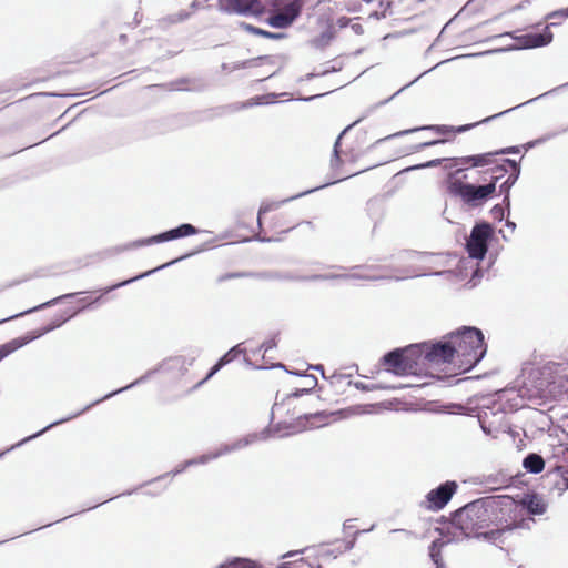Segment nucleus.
<instances>
[{
	"mask_svg": "<svg viewBox=\"0 0 568 568\" xmlns=\"http://www.w3.org/2000/svg\"><path fill=\"white\" fill-rule=\"evenodd\" d=\"M358 153H354L353 148L348 146L345 138L341 135L334 145V154L331 160V165L334 170H338L345 163L355 162Z\"/></svg>",
	"mask_w": 568,
	"mask_h": 568,
	"instance_id": "obj_16",
	"label": "nucleus"
},
{
	"mask_svg": "<svg viewBox=\"0 0 568 568\" xmlns=\"http://www.w3.org/2000/svg\"><path fill=\"white\" fill-rule=\"evenodd\" d=\"M304 394H307V392H302V387H297L292 394L291 396L293 397H300V396H303Z\"/></svg>",
	"mask_w": 568,
	"mask_h": 568,
	"instance_id": "obj_44",
	"label": "nucleus"
},
{
	"mask_svg": "<svg viewBox=\"0 0 568 568\" xmlns=\"http://www.w3.org/2000/svg\"><path fill=\"white\" fill-rule=\"evenodd\" d=\"M301 3L294 0L284 7L283 11L277 12L268 18V23L274 28L288 27L300 14Z\"/></svg>",
	"mask_w": 568,
	"mask_h": 568,
	"instance_id": "obj_17",
	"label": "nucleus"
},
{
	"mask_svg": "<svg viewBox=\"0 0 568 568\" xmlns=\"http://www.w3.org/2000/svg\"><path fill=\"white\" fill-rule=\"evenodd\" d=\"M484 357L478 356V357H475L474 362L467 361V363L465 365L464 364L458 365L459 373L469 372Z\"/></svg>",
	"mask_w": 568,
	"mask_h": 568,
	"instance_id": "obj_39",
	"label": "nucleus"
},
{
	"mask_svg": "<svg viewBox=\"0 0 568 568\" xmlns=\"http://www.w3.org/2000/svg\"><path fill=\"white\" fill-rule=\"evenodd\" d=\"M424 359H428L429 362L436 363V364H452L454 366L457 365V362L462 359V357H423Z\"/></svg>",
	"mask_w": 568,
	"mask_h": 568,
	"instance_id": "obj_35",
	"label": "nucleus"
},
{
	"mask_svg": "<svg viewBox=\"0 0 568 568\" xmlns=\"http://www.w3.org/2000/svg\"><path fill=\"white\" fill-rule=\"evenodd\" d=\"M234 357H221L220 361L210 368L204 378L197 382L193 388H197L206 383L211 377H213L222 367H224L227 363H230Z\"/></svg>",
	"mask_w": 568,
	"mask_h": 568,
	"instance_id": "obj_30",
	"label": "nucleus"
},
{
	"mask_svg": "<svg viewBox=\"0 0 568 568\" xmlns=\"http://www.w3.org/2000/svg\"><path fill=\"white\" fill-rule=\"evenodd\" d=\"M440 537L435 539L429 548V555L433 562L437 566L442 565V556L440 549L450 544V542H459V539H452L453 534L449 531V528L446 526L440 530Z\"/></svg>",
	"mask_w": 568,
	"mask_h": 568,
	"instance_id": "obj_19",
	"label": "nucleus"
},
{
	"mask_svg": "<svg viewBox=\"0 0 568 568\" xmlns=\"http://www.w3.org/2000/svg\"><path fill=\"white\" fill-rule=\"evenodd\" d=\"M420 357H382L381 367L396 376L418 375L422 372Z\"/></svg>",
	"mask_w": 568,
	"mask_h": 568,
	"instance_id": "obj_10",
	"label": "nucleus"
},
{
	"mask_svg": "<svg viewBox=\"0 0 568 568\" xmlns=\"http://www.w3.org/2000/svg\"><path fill=\"white\" fill-rule=\"evenodd\" d=\"M192 465H187V460H185L184 463L180 464L179 466H176L172 471L170 473H166V474H163L161 476H158L156 478L145 483L144 485H150V484H153V483H158V481H161L163 480L164 478L171 476V477H174L181 473H183L186 468L191 467Z\"/></svg>",
	"mask_w": 568,
	"mask_h": 568,
	"instance_id": "obj_31",
	"label": "nucleus"
},
{
	"mask_svg": "<svg viewBox=\"0 0 568 568\" xmlns=\"http://www.w3.org/2000/svg\"><path fill=\"white\" fill-rule=\"evenodd\" d=\"M453 534L452 539L483 538L486 530H490L489 518L485 510L484 498L476 499L459 508L447 525Z\"/></svg>",
	"mask_w": 568,
	"mask_h": 568,
	"instance_id": "obj_5",
	"label": "nucleus"
},
{
	"mask_svg": "<svg viewBox=\"0 0 568 568\" xmlns=\"http://www.w3.org/2000/svg\"><path fill=\"white\" fill-rule=\"evenodd\" d=\"M493 227L488 223L476 224L467 240L466 248L473 258L481 260L487 253L488 240L493 236Z\"/></svg>",
	"mask_w": 568,
	"mask_h": 568,
	"instance_id": "obj_9",
	"label": "nucleus"
},
{
	"mask_svg": "<svg viewBox=\"0 0 568 568\" xmlns=\"http://www.w3.org/2000/svg\"><path fill=\"white\" fill-rule=\"evenodd\" d=\"M515 152L514 149H503L495 152H486L476 155L462 156L452 159L450 166H462L456 169L449 174L447 181V190L454 195L460 197L465 203L473 206L481 205L487 199L495 193V184L488 183L485 185L476 186L474 184L464 183L463 179L466 178L463 174L467 168H483L491 165L496 162V155Z\"/></svg>",
	"mask_w": 568,
	"mask_h": 568,
	"instance_id": "obj_2",
	"label": "nucleus"
},
{
	"mask_svg": "<svg viewBox=\"0 0 568 568\" xmlns=\"http://www.w3.org/2000/svg\"><path fill=\"white\" fill-rule=\"evenodd\" d=\"M182 357H168L165 361H163L162 365L160 366L161 369H172L175 367H181L183 365V362L181 361Z\"/></svg>",
	"mask_w": 568,
	"mask_h": 568,
	"instance_id": "obj_33",
	"label": "nucleus"
},
{
	"mask_svg": "<svg viewBox=\"0 0 568 568\" xmlns=\"http://www.w3.org/2000/svg\"><path fill=\"white\" fill-rule=\"evenodd\" d=\"M457 487L456 481L447 480L444 484H440L437 488L432 489L426 495V500L428 501L427 507L433 510L443 509L456 493Z\"/></svg>",
	"mask_w": 568,
	"mask_h": 568,
	"instance_id": "obj_14",
	"label": "nucleus"
},
{
	"mask_svg": "<svg viewBox=\"0 0 568 568\" xmlns=\"http://www.w3.org/2000/svg\"><path fill=\"white\" fill-rule=\"evenodd\" d=\"M374 0H334L342 9L348 12H357L362 10L364 3H372Z\"/></svg>",
	"mask_w": 568,
	"mask_h": 568,
	"instance_id": "obj_28",
	"label": "nucleus"
},
{
	"mask_svg": "<svg viewBox=\"0 0 568 568\" xmlns=\"http://www.w3.org/2000/svg\"><path fill=\"white\" fill-rule=\"evenodd\" d=\"M134 491H136V489L129 490V491H126V493H123L122 495H131V494H133Z\"/></svg>",
	"mask_w": 568,
	"mask_h": 568,
	"instance_id": "obj_49",
	"label": "nucleus"
},
{
	"mask_svg": "<svg viewBox=\"0 0 568 568\" xmlns=\"http://www.w3.org/2000/svg\"><path fill=\"white\" fill-rule=\"evenodd\" d=\"M374 527L375 526L372 525V527L369 529H367V530H362V531L357 530V531H355L354 538L352 540L345 541L343 549H341L339 547L332 549V548H329L327 546H323L322 549H321V555L322 556H332L333 558H336L342 552L351 550V549L354 548L356 536H358L359 534L365 532V531H371V530L374 529Z\"/></svg>",
	"mask_w": 568,
	"mask_h": 568,
	"instance_id": "obj_26",
	"label": "nucleus"
},
{
	"mask_svg": "<svg viewBox=\"0 0 568 568\" xmlns=\"http://www.w3.org/2000/svg\"><path fill=\"white\" fill-rule=\"evenodd\" d=\"M246 28L252 33L258 34V36H262V37H265V38H270V39H278V38H281V34L272 33L270 31H265V30H262V29L253 27V26H247Z\"/></svg>",
	"mask_w": 568,
	"mask_h": 568,
	"instance_id": "obj_36",
	"label": "nucleus"
},
{
	"mask_svg": "<svg viewBox=\"0 0 568 568\" xmlns=\"http://www.w3.org/2000/svg\"><path fill=\"white\" fill-rule=\"evenodd\" d=\"M442 163V160L440 159H436V160H432L429 161L426 166H437Z\"/></svg>",
	"mask_w": 568,
	"mask_h": 568,
	"instance_id": "obj_45",
	"label": "nucleus"
},
{
	"mask_svg": "<svg viewBox=\"0 0 568 568\" xmlns=\"http://www.w3.org/2000/svg\"><path fill=\"white\" fill-rule=\"evenodd\" d=\"M4 455V452L3 453H0V457H2Z\"/></svg>",
	"mask_w": 568,
	"mask_h": 568,
	"instance_id": "obj_50",
	"label": "nucleus"
},
{
	"mask_svg": "<svg viewBox=\"0 0 568 568\" xmlns=\"http://www.w3.org/2000/svg\"><path fill=\"white\" fill-rule=\"evenodd\" d=\"M487 344L483 332L473 326H463L448 333L444 342H423L395 348L386 355H485Z\"/></svg>",
	"mask_w": 568,
	"mask_h": 568,
	"instance_id": "obj_1",
	"label": "nucleus"
},
{
	"mask_svg": "<svg viewBox=\"0 0 568 568\" xmlns=\"http://www.w3.org/2000/svg\"><path fill=\"white\" fill-rule=\"evenodd\" d=\"M484 501L490 524V530H486L484 539L489 542L496 544L506 531L529 527L528 523L534 521L530 517L527 521L520 518L524 507L509 496H488L484 497Z\"/></svg>",
	"mask_w": 568,
	"mask_h": 568,
	"instance_id": "obj_3",
	"label": "nucleus"
},
{
	"mask_svg": "<svg viewBox=\"0 0 568 568\" xmlns=\"http://www.w3.org/2000/svg\"><path fill=\"white\" fill-rule=\"evenodd\" d=\"M248 352L244 343H240L232 347L225 355H246Z\"/></svg>",
	"mask_w": 568,
	"mask_h": 568,
	"instance_id": "obj_38",
	"label": "nucleus"
},
{
	"mask_svg": "<svg viewBox=\"0 0 568 568\" xmlns=\"http://www.w3.org/2000/svg\"><path fill=\"white\" fill-rule=\"evenodd\" d=\"M503 3V9L506 11H510L514 9H518L521 7L524 2L527 0H499Z\"/></svg>",
	"mask_w": 568,
	"mask_h": 568,
	"instance_id": "obj_37",
	"label": "nucleus"
},
{
	"mask_svg": "<svg viewBox=\"0 0 568 568\" xmlns=\"http://www.w3.org/2000/svg\"><path fill=\"white\" fill-rule=\"evenodd\" d=\"M237 276H239V274H235V273L224 274L219 277V281L222 282V281L234 278Z\"/></svg>",
	"mask_w": 568,
	"mask_h": 568,
	"instance_id": "obj_43",
	"label": "nucleus"
},
{
	"mask_svg": "<svg viewBox=\"0 0 568 568\" xmlns=\"http://www.w3.org/2000/svg\"><path fill=\"white\" fill-rule=\"evenodd\" d=\"M523 467L529 474H540L545 468V460L537 453H529L523 459Z\"/></svg>",
	"mask_w": 568,
	"mask_h": 568,
	"instance_id": "obj_22",
	"label": "nucleus"
},
{
	"mask_svg": "<svg viewBox=\"0 0 568 568\" xmlns=\"http://www.w3.org/2000/svg\"><path fill=\"white\" fill-rule=\"evenodd\" d=\"M311 44L317 49L326 48L335 37L334 22L329 17H318L310 30Z\"/></svg>",
	"mask_w": 568,
	"mask_h": 568,
	"instance_id": "obj_11",
	"label": "nucleus"
},
{
	"mask_svg": "<svg viewBox=\"0 0 568 568\" xmlns=\"http://www.w3.org/2000/svg\"><path fill=\"white\" fill-rule=\"evenodd\" d=\"M151 374H152V372H149V373H146L145 375H142L141 377L136 378V379H135L134 382H132L131 384H129V385H126V386H124V387H121V388H119V389H116V390H113V392H111V393L106 394L105 396H103L102 398L97 399V400H94L93 403H91V404L87 405L83 409H81V410H79V412H77V413H74V414H72V415H70V416H68V417H64V418H62V419H59V420H55V422H53V423L49 424L48 426H45L43 429L39 430L38 433H36V434H33V435H30V436H28V437H26V438L21 439L19 443H17L16 445H13L10 449H13V448H16V447H20V446H22L23 444H26V443H28V442H30V440H32V439H34V438H37V437L41 436V435H42V434H44L47 430H49V429H51V428H53V427H55V426H58V425H60V424L67 423V422H69V420H71V419H73V418H75V417H78V416L82 415L83 413H85V412H88L89 409H91L93 406H95V405H98V404H100V403H102V402H104V400H106V399H109V398H111V397H113V396H115V395L120 394V393H123V392H125V390H128V389H131V388H132V387H134V386H138V385H140V384L144 383V382L149 378V376H150Z\"/></svg>",
	"mask_w": 568,
	"mask_h": 568,
	"instance_id": "obj_8",
	"label": "nucleus"
},
{
	"mask_svg": "<svg viewBox=\"0 0 568 568\" xmlns=\"http://www.w3.org/2000/svg\"><path fill=\"white\" fill-rule=\"evenodd\" d=\"M509 478L504 474H495L487 475L484 478V484L491 487L493 489H497L500 487H506L508 485Z\"/></svg>",
	"mask_w": 568,
	"mask_h": 568,
	"instance_id": "obj_29",
	"label": "nucleus"
},
{
	"mask_svg": "<svg viewBox=\"0 0 568 568\" xmlns=\"http://www.w3.org/2000/svg\"><path fill=\"white\" fill-rule=\"evenodd\" d=\"M351 521H352V519H348V520H346V521L344 523V529H348V528H351V527H352Z\"/></svg>",
	"mask_w": 568,
	"mask_h": 568,
	"instance_id": "obj_46",
	"label": "nucleus"
},
{
	"mask_svg": "<svg viewBox=\"0 0 568 568\" xmlns=\"http://www.w3.org/2000/svg\"><path fill=\"white\" fill-rule=\"evenodd\" d=\"M501 113H499V115ZM496 116H498V114L493 115V116H488V118H486V119H484L481 121L475 122V123L465 124V125H460V126H452V125H428V126H424L423 129H425V130H430V131L435 132L438 135H443V136H447V138L425 141V142L419 144V148L424 149V148H428V146H432V145H435V144L446 143V142L450 141L455 136L456 133L466 132V131L473 129L474 126H476V125H478L480 123H484V122H488L489 120H491V119H494Z\"/></svg>",
	"mask_w": 568,
	"mask_h": 568,
	"instance_id": "obj_13",
	"label": "nucleus"
},
{
	"mask_svg": "<svg viewBox=\"0 0 568 568\" xmlns=\"http://www.w3.org/2000/svg\"><path fill=\"white\" fill-rule=\"evenodd\" d=\"M275 345H276L275 339H274V338H271L270 341H267V342H265V343H263V344L261 345V349H263V351H264V353H266V352H268L270 349H272L273 347H275Z\"/></svg>",
	"mask_w": 568,
	"mask_h": 568,
	"instance_id": "obj_40",
	"label": "nucleus"
},
{
	"mask_svg": "<svg viewBox=\"0 0 568 568\" xmlns=\"http://www.w3.org/2000/svg\"><path fill=\"white\" fill-rule=\"evenodd\" d=\"M481 428L486 434H490V429L485 426V424L481 423Z\"/></svg>",
	"mask_w": 568,
	"mask_h": 568,
	"instance_id": "obj_47",
	"label": "nucleus"
},
{
	"mask_svg": "<svg viewBox=\"0 0 568 568\" xmlns=\"http://www.w3.org/2000/svg\"><path fill=\"white\" fill-rule=\"evenodd\" d=\"M526 44L530 48L541 47L548 44L552 40V34L547 26L542 33H529L525 36Z\"/></svg>",
	"mask_w": 568,
	"mask_h": 568,
	"instance_id": "obj_25",
	"label": "nucleus"
},
{
	"mask_svg": "<svg viewBox=\"0 0 568 568\" xmlns=\"http://www.w3.org/2000/svg\"><path fill=\"white\" fill-rule=\"evenodd\" d=\"M568 470L564 466H556L554 469L548 470L546 478L549 481L557 484L558 494L561 495L568 489Z\"/></svg>",
	"mask_w": 568,
	"mask_h": 568,
	"instance_id": "obj_21",
	"label": "nucleus"
},
{
	"mask_svg": "<svg viewBox=\"0 0 568 568\" xmlns=\"http://www.w3.org/2000/svg\"><path fill=\"white\" fill-rule=\"evenodd\" d=\"M518 505L524 507L521 516H524V513L529 515H540L545 511V505L537 496H527L523 499V503ZM520 518L524 519L523 517Z\"/></svg>",
	"mask_w": 568,
	"mask_h": 568,
	"instance_id": "obj_23",
	"label": "nucleus"
},
{
	"mask_svg": "<svg viewBox=\"0 0 568 568\" xmlns=\"http://www.w3.org/2000/svg\"><path fill=\"white\" fill-rule=\"evenodd\" d=\"M149 273H150V272H148V274H149ZM145 275H146V273H145ZM143 276H144V274H143ZM140 277H142V275H140V276H135L134 278H131V280L124 281V282H122V283H119V284L112 285V286H110V287H106V288H105V290H103V291H98V293H99V294H98V296L93 300V302H99V301L103 297V295H104V294H108V293H109V292H111L112 290L118 288V287H120V286H123V285H125V284H128V283H130V282H132V281H134V280H136V278H140ZM94 294H97V292H94Z\"/></svg>",
	"mask_w": 568,
	"mask_h": 568,
	"instance_id": "obj_34",
	"label": "nucleus"
},
{
	"mask_svg": "<svg viewBox=\"0 0 568 568\" xmlns=\"http://www.w3.org/2000/svg\"><path fill=\"white\" fill-rule=\"evenodd\" d=\"M256 222L263 239L277 241L301 224L302 215L287 202H277L262 206Z\"/></svg>",
	"mask_w": 568,
	"mask_h": 568,
	"instance_id": "obj_4",
	"label": "nucleus"
},
{
	"mask_svg": "<svg viewBox=\"0 0 568 568\" xmlns=\"http://www.w3.org/2000/svg\"><path fill=\"white\" fill-rule=\"evenodd\" d=\"M263 0H229L230 7L239 13L258 16L265 12Z\"/></svg>",
	"mask_w": 568,
	"mask_h": 568,
	"instance_id": "obj_20",
	"label": "nucleus"
},
{
	"mask_svg": "<svg viewBox=\"0 0 568 568\" xmlns=\"http://www.w3.org/2000/svg\"><path fill=\"white\" fill-rule=\"evenodd\" d=\"M390 534H402L403 536H405V538L414 537V532L406 529H393L390 530Z\"/></svg>",
	"mask_w": 568,
	"mask_h": 568,
	"instance_id": "obj_41",
	"label": "nucleus"
},
{
	"mask_svg": "<svg viewBox=\"0 0 568 568\" xmlns=\"http://www.w3.org/2000/svg\"><path fill=\"white\" fill-rule=\"evenodd\" d=\"M216 568H263L261 564L244 557H232Z\"/></svg>",
	"mask_w": 568,
	"mask_h": 568,
	"instance_id": "obj_24",
	"label": "nucleus"
},
{
	"mask_svg": "<svg viewBox=\"0 0 568 568\" xmlns=\"http://www.w3.org/2000/svg\"><path fill=\"white\" fill-rule=\"evenodd\" d=\"M164 489H165V487H162L159 491H156L154 494H151L149 491H146L145 494L155 496V495H159L161 491H164Z\"/></svg>",
	"mask_w": 568,
	"mask_h": 568,
	"instance_id": "obj_48",
	"label": "nucleus"
},
{
	"mask_svg": "<svg viewBox=\"0 0 568 568\" xmlns=\"http://www.w3.org/2000/svg\"><path fill=\"white\" fill-rule=\"evenodd\" d=\"M53 302H55V300L50 301V302H47V303H43V304H41V305H39V306H36V307H32V308H30V310H28V311H24V312L20 313V315H22V314H27V313H29V312L36 311V310H38V308H41V307H43V306L50 305V304H51V303H53Z\"/></svg>",
	"mask_w": 568,
	"mask_h": 568,
	"instance_id": "obj_42",
	"label": "nucleus"
},
{
	"mask_svg": "<svg viewBox=\"0 0 568 568\" xmlns=\"http://www.w3.org/2000/svg\"><path fill=\"white\" fill-rule=\"evenodd\" d=\"M317 385V377L311 374L303 375L301 387L302 392L310 393L313 390Z\"/></svg>",
	"mask_w": 568,
	"mask_h": 568,
	"instance_id": "obj_32",
	"label": "nucleus"
},
{
	"mask_svg": "<svg viewBox=\"0 0 568 568\" xmlns=\"http://www.w3.org/2000/svg\"><path fill=\"white\" fill-rule=\"evenodd\" d=\"M242 364L245 367H252L254 369L282 368V369H285L287 373H290L292 375L300 376L302 378H303V375H307L306 372L310 368H312V369L321 371L322 376L325 377L324 369H323L322 365H304L305 367L288 369L283 364H271L270 366L258 364L256 362H252L250 357H242Z\"/></svg>",
	"mask_w": 568,
	"mask_h": 568,
	"instance_id": "obj_18",
	"label": "nucleus"
},
{
	"mask_svg": "<svg viewBox=\"0 0 568 568\" xmlns=\"http://www.w3.org/2000/svg\"><path fill=\"white\" fill-rule=\"evenodd\" d=\"M31 339L32 338L28 337L13 338L12 341L0 346V356L10 355L11 353L22 347L23 345L28 344Z\"/></svg>",
	"mask_w": 568,
	"mask_h": 568,
	"instance_id": "obj_27",
	"label": "nucleus"
},
{
	"mask_svg": "<svg viewBox=\"0 0 568 568\" xmlns=\"http://www.w3.org/2000/svg\"><path fill=\"white\" fill-rule=\"evenodd\" d=\"M277 429H272V428H264L263 430L258 432V433H252V434H248L242 438H239L236 440H234L233 443L231 444H223L221 445L214 452H210V453H206V454H203L196 458H191V459H187V465H192V466H195V465H204L211 460H214L221 456H224V455H227V454H231L233 452H236V450H240L248 445H252L254 443H257V442H261V440H266L268 439L271 436H273V434L276 432Z\"/></svg>",
	"mask_w": 568,
	"mask_h": 568,
	"instance_id": "obj_6",
	"label": "nucleus"
},
{
	"mask_svg": "<svg viewBox=\"0 0 568 568\" xmlns=\"http://www.w3.org/2000/svg\"><path fill=\"white\" fill-rule=\"evenodd\" d=\"M488 172L490 173V182L496 185V183L508 173V178L500 185V192H508L509 189L515 184L519 176L520 169L517 163L509 159H504L500 164H496L491 166Z\"/></svg>",
	"mask_w": 568,
	"mask_h": 568,
	"instance_id": "obj_12",
	"label": "nucleus"
},
{
	"mask_svg": "<svg viewBox=\"0 0 568 568\" xmlns=\"http://www.w3.org/2000/svg\"><path fill=\"white\" fill-rule=\"evenodd\" d=\"M536 378L535 387L538 390L552 392L556 387H564L567 381L566 367L564 364L548 362L542 367L531 373Z\"/></svg>",
	"mask_w": 568,
	"mask_h": 568,
	"instance_id": "obj_7",
	"label": "nucleus"
},
{
	"mask_svg": "<svg viewBox=\"0 0 568 568\" xmlns=\"http://www.w3.org/2000/svg\"><path fill=\"white\" fill-rule=\"evenodd\" d=\"M199 233V230L193 226L192 224H181L180 226L172 229L170 231H166L164 233H161L159 235H154L144 240H141L136 242V245H150L154 243L176 240L180 237L191 236Z\"/></svg>",
	"mask_w": 568,
	"mask_h": 568,
	"instance_id": "obj_15",
	"label": "nucleus"
}]
</instances>
